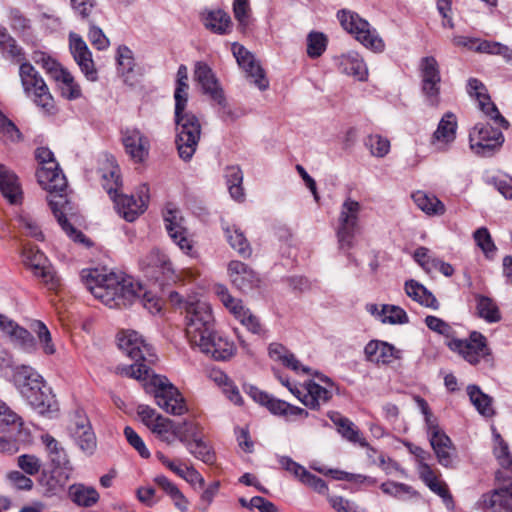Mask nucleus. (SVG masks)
I'll use <instances>...</instances> for the list:
<instances>
[{
    "instance_id": "obj_1",
    "label": "nucleus",
    "mask_w": 512,
    "mask_h": 512,
    "mask_svg": "<svg viewBox=\"0 0 512 512\" xmlns=\"http://www.w3.org/2000/svg\"><path fill=\"white\" fill-rule=\"evenodd\" d=\"M118 346L136 363L118 368L122 375L142 381L148 393L154 395L157 405L173 415H182L187 408L184 398L165 377L153 373L147 363H153L155 354L152 348L134 330H124L118 334Z\"/></svg>"
},
{
    "instance_id": "obj_2",
    "label": "nucleus",
    "mask_w": 512,
    "mask_h": 512,
    "mask_svg": "<svg viewBox=\"0 0 512 512\" xmlns=\"http://www.w3.org/2000/svg\"><path fill=\"white\" fill-rule=\"evenodd\" d=\"M86 287L91 294L110 308H122L140 301L150 313L161 311L162 305L151 292L144 291L139 283L124 273H100L97 270L83 273Z\"/></svg>"
},
{
    "instance_id": "obj_3",
    "label": "nucleus",
    "mask_w": 512,
    "mask_h": 512,
    "mask_svg": "<svg viewBox=\"0 0 512 512\" xmlns=\"http://www.w3.org/2000/svg\"><path fill=\"white\" fill-rule=\"evenodd\" d=\"M34 158L37 161V181L49 193L48 203L57 222L70 238L83 241L84 235L71 224L75 217L74 207L64 194L67 180L53 152L47 147H39Z\"/></svg>"
},
{
    "instance_id": "obj_4",
    "label": "nucleus",
    "mask_w": 512,
    "mask_h": 512,
    "mask_svg": "<svg viewBox=\"0 0 512 512\" xmlns=\"http://www.w3.org/2000/svg\"><path fill=\"white\" fill-rule=\"evenodd\" d=\"M187 104H175V144L179 157L189 161L195 154L202 134L198 117L186 109Z\"/></svg>"
},
{
    "instance_id": "obj_5",
    "label": "nucleus",
    "mask_w": 512,
    "mask_h": 512,
    "mask_svg": "<svg viewBox=\"0 0 512 512\" xmlns=\"http://www.w3.org/2000/svg\"><path fill=\"white\" fill-rule=\"evenodd\" d=\"M186 336L194 347L214 332V317L209 303L201 300L186 305Z\"/></svg>"
},
{
    "instance_id": "obj_6",
    "label": "nucleus",
    "mask_w": 512,
    "mask_h": 512,
    "mask_svg": "<svg viewBox=\"0 0 512 512\" xmlns=\"http://www.w3.org/2000/svg\"><path fill=\"white\" fill-rule=\"evenodd\" d=\"M362 209L360 202L351 197H347L341 204L336 229L339 249L349 250L354 246L355 237L361 229Z\"/></svg>"
},
{
    "instance_id": "obj_7",
    "label": "nucleus",
    "mask_w": 512,
    "mask_h": 512,
    "mask_svg": "<svg viewBox=\"0 0 512 512\" xmlns=\"http://www.w3.org/2000/svg\"><path fill=\"white\" fill-rule=\"evenodd\" d=\"M34 63L58 84L61 95L65 99L71 101L82 96L81 87L74 76L51 56L41 51H34Z\"/></svg>"
},
{
    "instance_id": "obj_8",
    "label": "nucleus",
    "mask_w": 512,
    "mask_h": 512,
    "mask_svg": "<svg viewBox=\"0 0 512 512\" xmlns=\"http://www.w3.org/2000/svg\"><path fill=\"white\" fill-rule=\"evenodd\" d=\"M337 16L341 26L350 34L355 35V38L365 47L375 52L384 50L383 40L365 19L348 10L339 11Z\"/></svg>"
},
{
    "instance_id": "obj_9",
    "label": "nucleus",
    "mask_w": 512,
    "mask_h": 512,
    "mask_svg": "<svg viewBox=\"0 0 512 512\" xmlns=\"http://www.w3.org/2000/svg\"><path fill=\"white\" fill-rule=\"evenodd\" d=\"M471 150L482 157L492 156L504 143V135L488 123H477L469 133Z\"/></svg>"
},
{
    "instance_id": "obj_10",
    "label": "nucleus",
    "mask_w": 512,
    "mask_h": 512,
    "mask_svg": "<svg viewBox=\"0 0 512 512\" xmlns=\"http://www.w3.org/2000/svg\"><path fill=\"white\" fill-rule=\"evenodd\" d=\"M419 73L421 90L430 106L436 107L440 102L441 74L438 61L433 56H426L420 60Z\"/></svg>"
},
{
    "instance_id": "obj_11",
    "label": "nucleus",
    "mask_w": 512,
    "mask_h": 512,
    "mask_svg": "<svg viewBox=\"0 0 512 512\" xmlns=\"http://www.w3.org/2000/svg\"><path fill=\"white\" fill-rule=\"evenodd\" d=\"M194 78L201 85L204 94L221 106L223 117L234 119L231 109L227 106L224 92L220 87L211 68L204 62H196Z\"/></svg>"
},
{
    "instance_id": "obj_12",
    "label": "nucleus",
    "mask_w": 512,
    "mask_h": 512,
    "mask_svg": "<svg viewBox=\"0 0 512 512\" xmlns=\"http://www.w3.org/2000/svg\"><path fill=\"white\" fill-rule=\"evenodd\" d=\"M448 347L459 353L467 362L476 365L490 354L486 338L479 332H472L468 339H452Z\"/></svg>"
},
{
    "instance_id": "obj_13",
    "label": "nucleus",
    "mask_w": 512,
    "mask_h": 512,
    "mask_svg": "<svg viewBox=\"0 0 512 512\" xmlns=\"http://www.w3.org/2000/svg\"><path fill=\"white\" fill-rule=\"evenodd\" d=\"M214 293L222 304L252 333H259L261 325L258 318L245 308L240 299L234 298L222 284L214 286Z\"/></svg>"
},
{
    "instance_id": "obj_14",
    "label": "nucleus",
    "mask_w": 512,
    "mask_h": 512,
    "mask_svg": "<svg viewBox=\"0 0 512 512\" xmlns=\"http://www.w3.org/2000/svg\"><path fill=\"white\" fill-rule=\"evenodd\" d=\"M34 412L52 419L59 414V404L52 388L41 375L34 374Z\"/></svg>"
},
{
    "instance_id": "obj_15",
    "label": "nucleus",
    "mask_w": 512,
    "mask_h": 512,
    "mask_svg": "<svg viewBox=\"0 0 512 512\" xmlns=\"http://www.w3.org/2000/svg\"><path fill=\"white\" fill-rule=\"evenodd\" d=\"M165 227L171 239L188 256L195 257L196 250L193 242L188 238L186 228L183 226V217L180 211L175 208H167L164 212Z\"/></svg>"
},
{
    "instance_id": "obj_16",
    "label": "nucleus",
    "mask_w": 512,
    "mask_h": 512,
    "mask_svg": "<svg viewBox=\"0 0 512 512\" xmlns=\"http://www.w3.org/2000/svg\"><path fill=\"white\" fill-rule=\"evenodd\" d=\"M232 52L238 65L246 73V77L254 83L261 91L268 89L269 81L265 76L264 70L255 60L254 56L244 46L234 43Z\"/></svg>"
},
{
    "instance_id": "obj_17",
    "label": "nucleus",
    "mask_w": 512,
    "mask_h": 512,
    "mask_svg": "<svg viewBox=\"0 0 512 512\" xmlns=\"http://www.w3.org/2000/svg\"><path fill=\"white\" fill-rule=\"evenodd\" d=\"M111 199L113 200L119 215L126 221L133 222L145 211L147 207L149 199L148 187L146 185L141 187L140 194L137 199L134 198V196L120 193L114 195Z\"/></svg>"
},
{
    "instance_id": "obj_18",
    "label": "nucleus",
    "mask_w": 512,
    "mask_h": 512,
    "mask_svg": "<svg viewBox=\"0 0 512 512\" xmlns=\"http://www.w3.org/2000/svg\"><path fill=\"white\" fill-rule=\"evenodd\" d=\"M430 445L438 463L445 468H455V447L450 437L439 427L427 431Z\"/></svg>"
},
{
    "instance_id": "obj_19",
    "label": "nucleus",
    "mask_w": 512,
    "mask_h": 512,
    "mask_svg": "<svg viewBox=\"0 0 512 512\" xmlns=\"http://www.w3.org/2000/svg\"><path fill=\"white\" fill-rule=\"evenodd\" d=\"M468 93L476 97L480 110L494 123L504 129H508L509 122L500 114L496 105L491 101L484 84L476 78L468 80Z\"/></svg>"
},
{
    "instance_id": "obj_20",
    "label": "nucleus",
    "mask_w": 512,
    "mask_h": 512,
    "mask_svg": "<svg viewBox=\"0 0 512 512\" xmlns=\"http://www.w3.org/2000/svg\"><path fill=\"white\" fill-rule=\"evenodd\" d=\"M248 394L254 401L266 406L272 414L284 417L308 416V412L303 408L291 405L284 400L274 398L256 387H250Z\"/></svg>"
},
{
    "instance_id": "obj_21",
    "label": "nucleus",
    "mask_w": 512,
    "mask_h": 512,
    "mask_svg": "<svg viewBox=\"0 0 512 512\" xmlns=\"http://www.w3.org/2000/svg\"><path fill=\"white\" fill-rule=\"evenodd\" d=\"M365 359L378 366H389L402 359V351L394 345L381 341L371 340L364 348Z\"/></svg>"
},
{
    "instance_id": "obj_22",
    "label": "nucleus",
    "mask_w": 512,
    "mask_h": 512,
    "mask_svg": "<svg viewBox=\"0 0 512 512\" xmlns=\"http://www.w3.org/2000/svg\"><path fill=\"white\" fill-rule=\"evenodd\" d=\"M69 48L75 62L78 64L81 72L89 81H96L97 70L92 59V54L85 41L76 33L69 35Z\"/></svg>"
},
{
    "instance_id": "obj_23",
    "label": "nucleus",
    "mask_w": 512,
    "mask_h": 512,
    "mask_svg": "<svg viewBox=\"0 0 512 512\" xmlns=\"http://www.w3.org/2000/svg\"><path fill=\"white\" fill-rule=\"evenodd\" d=\"M325 386L314 381H309L301 390L300 398H298L306 407L310 409H319L321 405L329 402L334 393V384L327 377L321 379Z\"/></svg>"
},
{
    "instance_id": "obj_24",
    "label": "nucleus",
    "mask_w": 512,
    "mask_h": 512,
    "mask_svg": "<svg viewBox=\"0 0 512 512\" xmlns=\"http://www.w3.org/2000/svg\"><path fill=\"white\" fill-rule=\"evenodd\" d=\"M122 143L125 152L134 162L141 163L147 159L150 150V142L139 129L126 128L123 130Z\"/></svg>"
},
{
    "instance_id": "obj_25",
    "label": "nucleus",
    "mask_w": 512,
    "mask_h": 512,
    "mask_svg": "<svg viewBox=\"0 0 512 512\" xmlns=\"http://www.w3.org/2000/svg\"><path fill=\"white\" fill-rule=\"evenodd\" d=\"M196 347L217 361L229 360L236 353L234 342L215 331Z\"/></svg>"
},
{
    "instance_id": "obj_26",
    "label": "nucleus",
    "mask_w": 512,
    "mask_h": 512,
    "mask_svg": "<svg viewBox=\"0 0 512 512\" xmlns=\"http://www.w3.org/2000/svg\"><path fill=\"white\" fill-rule=\"evenodd\" d=\"M479 507L483 512H512V484L483 494Z\"/></svg>"
},
{
    "instance_id": "obj_27",
    "label": "nucleus",
    "mask_w": 512,
    "mask_h": 512,
    "mask_svg": "<svg viewBox=\"0 0 512 512\" xmlns=\"http://www.w3.org/2000/svg\"><path fill=\"white\" fill-rule=\"evenodd\" d=\"M0 193L11 205H20L24 199L18 176L4 164H0Z\"/></svg>"
},
{
    "instance_id": "obj_28",
    "label": "nucleus",
    "mask_w": 512,
    "mask_h": 512,
    "mask_svg": "<svg viewBox=\"0 0 512 512\" xmlns=\"http://www.w3.org/2000/svg\"><path fill=\"white\" fill-rule=\"evenodd\" d=\"M33 267L34 278L39 279L46 289L51 291H56L58 289L60 286V278L49 259L38 249H34Z\"/></svg>"
},
{
    "instance_id": "obj_29",
    "label": "nucleus",
    "mask_w": 512,
    "mask_h": 512,
    "mask_svg": "<svg viewBox=\"0 0 512 512\" xmlns=\"http://www.w3.org/2000/svg\"><path fill=\"white\" fill-rule=\"evenodd\" d=\"M228 272L233 285L242 292H248L259 284L257 274L243 262L231 261Z\"/></svg>"
},
{
    "instance_id": "obj_30",
    "label": "nucleus",
    "mask_w": 512,
    "mask_h": 512,
    "mask_svg": "<svg viewBox=\"0 0 512 512\" xmlns=\"http://www.w3.org/2000/svg\"><path fill=\"white\" fill-rule=\"evenodd\" d=\"M457 120L454 114L446 113L440 120L431 138V144L438 151H444L456 138Z\"/></svg>"
},
{
    "instance_id": "obj_31",
    "label": "nucleus",
    "mask_w": 512,
    "mask_h": 512,
    "mask_svg": "<svg viewBox=\"0 0 512 512\" xmlns=\"http://www.w3.org/2000/svg\"><path fill=\"white\" fill-rule=\"evenodd\" d=\"M34 105L43 117H55L58 114L56 102L41 77L34 73Z\"/></svg>"
},
{
    "instance_id": "obj_32",
    "label": "nucleus",
    "mask_w": 512,
    "mask_h": 512,
    "mask_svg": "<svg viewBox=\"0 0 512 512\" xmlns=\"http://www.w3.org/2000/svg\"><path fill=\"white\" fill-rule=\"evenodd\" d=\"M71 471L55 466L50 473L43 471L38 479L39 488L44 495H55L65 486Z\"/></svg>"
},
{
    "instance_id": "obj_33",
    "label": "nucleus",
    "mask_w": 512,
    "mask_h": 512,
    "mask_svg": "<svg viewBox=\"0 0 512 512\" xmlns=\"http://www.w3.org/2000/svg\"><path fill=\"white\" fill-rule=\"evenodd\" d=\"M0 332L7 336L15 346L20 348L30 346L31 337L29 331L3 314H0Z\"/></svg>"
},
{
    "instance_id": "obj_34",
    "label": "nucleus",
    "mask_w": 512,
    "mask_h": 512,
    "mask_svg": "<svg viewBox=\"0 0 512 512\" xmlns=\"http://www.w3.org/2000/svg\"><path fill=\"white\" fill-rule=\"evenodd\" d=\"M40 442L43 445L51 462L58 467H63L72 471V465L67 457L65 449L50 434L45 433L40 436Z\"/></svg>"
},
{
    "instance_id": "obj_35",
    "label": "nucleus",
    "mask_w": 512,
    "mask_h": 512,
    "mask_svg": "<svg viewBox=\"0 0 512 512\" xmlns=\"http://www.w3.org/2000/svg\"><path fill=\"white\" fill-rule=\"evenodd\" d=\"M269 357L283 366L295 371L309 374L310 368L303 366L285 346L280 343H271L268 347Z\"/></svg>"
},
{
    "instance_id": "obj_36",
    "label": "nucleus",
    "mask_w": 512,
    "mask_h": 512,
    "mask_svg": "<svg viewBox=\"0 0 512 512\" xmlns=\"http://www.w3.org/2000/svg\"><path fill=\"white\" fill-rule=\"evenodd\" d=\"M405 292L408 297L418 302L420 305L437 310L439 302L436 297L424 285L415 280H408L405 282Z\"/></svg>"
},
{
    "instance_id": "obj_37",
    "label": "nucleus",
    "mask_w": 512,
    "mask_h": 512,
    "mask_svg": "<svg viewBox=\"0 0 512 512\" xmlns=\"http://www.w3.org/2000/svg\"><path fill=\"white\" fill-rule=\"evenodd\" d=\"M329 418L337 426L338 432L348 441L358 443L360 446H367V442L361 436L360 431L348 418L343 417L337 412L329 413Z\"/></svg>"
},
{
    "instance_id": "obj_38",
    "label": "nucleus",
    "mask_w": 512,
    "mask_h": 512,
    "mask_svg": "<svg viewBox=\"0 0 512 512\" xmlns=\"http://www.w3.org/2000/svg\"><path fill=\"white\" fill-rule=\"evenodd\" d=\"M102 185L110 198L119 193L122 186L120 168L114 159H107L106 167L101 169Z\"/></svg>"
},
{
    "instance_id": "obj_39",
    "label": "nucleus",
    "mask_w": 512,
    "mask_h": 512,
    "mask_svg": "<svg viewBox=\"0 0 512 512\" xmlns=\"http://www.w3.org/2000/svg\"><path fill=\"white\" fill-rule=\"evenodd\" d=\"M70 499L78 506L92 507L100 499L97 490L84 484H73L69 487Z\"/></svg>"
},
{
    "instance_id": "obj_40",
    "label": "nucleus",
    "mask_w": 512,
    "mask_h": 512,
    "mask_svg": "<svg viewBox=\"0 0 512 512\" xmlns=\"http://www.w3.org/2000/svg\"><path fill=\"white\" fill-rule=\"evenodd\" d=\"M140 265L143 269L154 268L163 274L173 273V266L170 259L158 248L152 249L147 255L142 257Z\"/></svg>"
},
{
    "instance_id": "obj_41",
    "label": "nucleus",
    "mask_w": 512,
    "mask_h": 512,
    "mask_svg": "<svg viewBox=\"0 0 512 512\" xmlns=\"http://www.w3.org/2000/svg\"><path fill=\"white\" fill-rule=\"evenodd\" d=\"M467 393L471 403L482 416L492 417L494 415L493 399L483 393L478 386L469 385L467 387Z\"/></svg>"
},
{
    "instance_id": "obj_42",
    "label": "nucleus",
    "mask_w": 512,
    "mask_h": 512,
    "mask_svg": "<svg viewBox=\"0 0 512 512\" xmlns=\"http://www.w3.org/2000/svg\"><path fill=\"white\" fill-rule=\"evenodd\" d=\"M340 69L347 75L354 76L358 80H365L367 67L364 61L356 53L343 55L340 59Z\"/></svg>"
},
{
    "instance_id": "obj_43",
    "label": "nucleus",
    "mask_w": 512,
    "mask_h": 512,
    "mask_svg": "<svg viewBox=\"0 0 512 512\" xmlns=\"http://www.w3.org/2000/svg\"><path fill=\"white\" fill-rule=\"evenodd\" d=\"M34 333L36 334L35 346L42 351L44 355L51 356L57 351L53 342L51 332L47 326L40 320H34Z\"/></svg>"
},
{
    "instance_id": "obj_44",
    "label": "nucleus",
    "mask_w": 512,
    "mask_h": 512,
    "mask_svg": "<svg viewBox=\"0 0 512 512\" xmlns=\"http://www.w3.org/2000/svg\"><path fill=\"white\" fill-rule=\"evenodd\" d=\"M223 229L230 246L241 256L249 257L252 249L244 233L235 225H228L223 227Z\"/></svg>"
},
{
    "instance_id": "obj_45",
    "label": "nucleus",
    "mask_w": 512,
    "mask_h": 512,
    "mask_svg": "<svg viewBox=\"0 0 512 512\" xmlns=\"http://www.w3.org/2000/svg\"><path fill=\"white\" fill-rule=\"evenodd\" d=\"M413 201L419 209L429 215L443 214L444 204L435 196L428 195L423 191H416L412 194Z\"/></svg>"
},
{
    "instance_id": "obj_46",
    "label": "nucleus",
    "mask_w": 512,
    "mask_h": 512,
    "mask_svg": "<svg viewBox=\"0 0 512 512\" xmlns=\"http://www.w3.org/2000/svg\"><path fill=\"white\" fill-rule=\"evenodd\" d=\"M225 178L231 197L237 201L244 199V190L242 187L243 173L239 166L231 165L225 169Z\"/></svg>"
},
{
    "instance_id": "obj_47",
    "label": "nucleus",
    "mask_w": 512,
    "mask_h": 512,
    "mask_svg": "<svg viewBox=\"0 0 512 512\" xmlns=\"http://www.w3.org/2000/svg\"><path fill=\"white\" fill-rule=\"evenodd\" d=\"M73 443L87 456H92L97 449V438L93 427L69 435Z\"/></svg>"
},
{
    "instance_id": "obj_48",
    "label": "nucleus",
    "mask_w": 512,
    "mask_h": 512,
    "mask_svg": "<svg viewBox=\"0 0 512 512\" xmlns=\"http://www.w3.org/2000/svg\"><path fill=\"white\" fill-rule=\"evenodd\" d=\"M22 425L21 418L5 402L0 400V432L12 433L17 431L20 433Z\"/></svg>"
},
{
    "instance_id": "obj_49",
    "label": "nucleus",
    "mask_w": 512,
    "mask_h": 512,
    "mask_svg": "<svg viewBox=\"0 0 512 512\" xmlns=\"http://www.w3.org/2000/svg\"><path fill=\"white\" fill-rule=\"evenodd\" d=\"M230 24V16L223 10L209 11L204 18L206 28L218 34L227 33Z\"/></svg>"
},
{
    "instance_id": "obj_50",
    "label": "nucleus",
    "mask_w": 512,
    "mask_h": 512,
    "mask_svg": "<svg viewBox=\"0 0 512 512\" xmlns=\"http://www.w3.org/2000/svg\"><path fill=\"white\" fill-rule=\"evenodd\" d=\"M189 452L205 464L212 465L216 461V455L210 445L203 440V437H196L194 441L187 444Z\"/></svg>"
},
{
    "instance_id": "obj_51",
    "label": "nucleus",
    "mask_w": 512,
    "mask_h": 512,
    "mask_svg": "<svg viewBox=\"0 0 512 512\" xmlns=\"http://www.w3.org/2000/svg\"><path fill=\"white\" fill-rule=\"evenodd\" d=\"M90 427H92V424L84 409L76 408L69 413L66 428L68 435H75V433L87 430Z\"/></svg>"
},
{
    "instance_id": "obj_52",
    "label": "nucleus",
    "mask_w": 512,
    "mask_h": 512,
    "mask_svg": "<svg viewBox=\"0 0 512 512\" xmlns=\"http://www.w3.org/2000/svg\"><path fill=\"white\" fill-rule=\"evenodd\" d=\"M475 51L502 56L506 62H510L512 60V49L509 46L496 41L479 40L475 47Z\"/></svg>"
},
{
    "instance_id": "obj_53",
    "label": "nucleus",
    "mask_w": 512,
    "mask_h": 512,
    "mask_svg": "<svg viewBox=\"0 0 512 512\" xmlns=\"http://www.w3.org/2000/svg\"><path fill=\"white\" fill-rule=\"evenodd\" d=\"M32 369L26 365L16 366L13 372V382L20 393L29 397L32 392L31 386Z\"/></svg>"
},
{
    "instance_id": "obj_54",
    "label": "nucleus",
    "mask_w": 512,
    "mask_h": 512,
    "mask_svg": "<svg viewBox=\"0 0 512 512\" xmlns=\"http://www.w3.org/2000/svg\"><path fill=\"white\" fill-rule=\"evenodd\" d=\"M152 433L156 434L162 441L170 444L176 434L173 422L163 416L156 418L155 422L149 427Z\"/></svg>"
},
{
    "instance_id": "obj_55",
    "label": "nucleus",
    "mask_w": 512,
    "mask_h": 512,
    "mask_svg": "<svg viewBox=\"0 0 512 512\" xmlns=\"http://www.w3.org/2000/svg\"><path fill=\"white\" fill-rule=\"evenodd\" d=\"M477 311L481 318L490 323L498 322L501 318L496 303L488 297L481 296L478 298Z\"/></svg>"
},
{
    "instance_id": "obj_56",
    "label": "nucleus",
    "mask_w": 512,
    "mask_h": 512,
    "mask_svg": "<svg viewBox=\"0 0 512 512\" xmlns=\"http://www.w3.org/2000/svg\"><path fill=\"white\" fill-rule=\"evenodd\" d=\"M379 320L382 323L404 324L408 322V316L406 312L398 306L383 305L379 312Z\"/></svg>"
},
{
    "instance_id": "obj_57",
    "label": "nucleus",
    "mask_w": 512,
    "mask_h": 512,
    "mask_svg": "<svg viewBox=\"0 0 512 512\" xmlns=\"http://www.w3.org/2000/svg\"><path fill=\"white\" fill-rule=\"evenodd\" d=\"M188 71L185 65H180L177 71V85L174 92L175 104L188 103Z\"/></svg>"
},
{
    "instance_id": "obj_58",
    "label": "nucleus",
    "mask_w": 512,
    "mask_h": 512,
    "mask_svg": "<svg viewBox=\"0 0 512 512\" xmlns=\"http://www.w3.org/2000/svg\"><path fill=\"white\" fill-rule=\"evenodd\" d=\"M365 145L378 158L386 156L390 151V141L378 134L368 136Z\"/></svg>"
},
{
    "instance_id": "obj_59",
    "label": "nucleus",
    "mask_w": 512,
    "mask_h": 512,
    "mask_svg": "<svg viewBox=\"0 0 512 512\" xmlns=\"http://www.w3.org/2000/svg\"><path fill=\"white\" fill-rule=\"evenodd\" d=\"M0 49L4 54H7L17 61H21V48L15 43V40L8 34L5 27L0 25Z\"/></svg>"
},
{
    "instance_id": "obj_60",
    "label": "nucleus",
    "mask_w": 512,
    "mask_h": 512,
    "mask_svg": "<svg viewBox=\"0 0 512 512\" xmlns=\"http://www.w3.org/2000/svg\"><path fill=\"white\" fill-rule=\"evenodd\" d=\"M327 45V39L323 33L311 32L307 38V53L316 58L322 55Z\"/></svg>"
},
{
    "instance_id": "obj_61",
    "label": "nucleus",
    "mask_w": 512,
    "mask_h": 512,
    "mask_svg": "<svg viewBox=\"0 0 512 512\" xmlns=\"http://www.w3.org/2000/svg\"><path fill=\"white\" fill-rule=\"evenodd\" d=\"M20 132L12 121H10L0 111V140L8 142H17L20 139Z\"/></svg>"
},
{
    "instance_id": "obj_62",
    "label": "nucleus",
    "mask_w": 512,
    "mask_h": 512,
    "mask_svg": "<svg viewBox=\"0 0 512 512\" xmlns=\"http://www.w3.org/2000/svg\"><path fill=\"white\" fill-rule=\"evenodd\" d=\"M118 70L123 75L133 71L135 62L132 51L127 46H120L117 50Z\"/></svg>"
},
{
    "instance_id": "obj_63",
    "label": "nucleus",
    "mask_w": 512,
    "mask_h": 512,
    "mask_svg": "<svg viewBox=\"0 0 512 512\" xmlns=\"http://www.w3.org/2000/svg\"><path fill=\"white\" fill-rule=\"evenodd\" d=\"M428 487L432 492L441 497L444 505L448 510L453 511L455 509L453 496L451 495L448 486L444 481L439 479L438 481L432 483Z\"/></svg>"
},
{
    "instance_id": "obj_64",
    "label": "nucleus",
    "mask_w": 512,
    "mask_h": 512,
    "mask_svg": "<svg viewBox=\"0 0 512 512\" xmlns=\"http://www.w3.org/2000/svg\"><path fill=\"white\" fill-rule=\"evenodd\" d=\"M473 237L477 246L480 247L486 255H489L496 250V247L487 228L481 227L477 229L474 232Z\"/></svg>"
}]
</instances>
